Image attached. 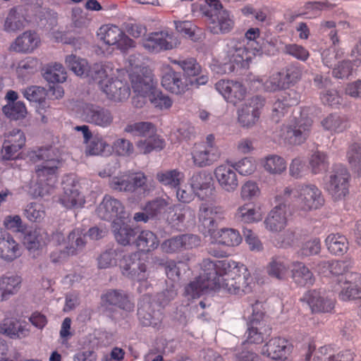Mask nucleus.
<instances>
[{
  "label": "nucleus",
  "instance_id": "nucleus-1",
  "mask_svg": "<svg viewBox=\"0 0 361 361\" xmlns=\"http://www.w3.org/2000/svg\"><path fill=\"white\" fill-rule=\"evenodd\" d=\"M201 273L185 288V294L191 298H199L204 291L224 290L237 294L252 280L247 267L231 259L212 261L204 259Z\"/></svg>",
  "mask_w": 361,
  "mask_h": 361
},
{
  "label": "nucleus",
  "instance_id": "nucleus-2",
  "mask_svg": "<svg viewBox=\"0 0 361 361\" xmlns=\"http://www.w3.org/2000/svg\"><path fill=\"white\" fill-rule=\"evenodd\" d=\"M28 157L32 162L43 161L35 169L37 180L33 195L35 197H44L51 193L57 183L58 169L61 164L54 149L52 147L39 148L30 152Z\"/></svg>",
  "mask_w": 361,
  "mask_h": 361
},
{
  "label": "nucleus",
  "instance_id": "nucleus-3",
  "mask_svg": "<svg viewBox=\"0 0 361 361\" xmlns=\"http://www.w3.org/2000/svg\"><path fill=\"white\" fill-rule=\"evenodd\" d=\"M323 268L329 269L330 274L338 276V298L343 301H361V274L349 272L350 262L345 260L324 261Z\"/></svg>",
  "mask_w": 361,
  "mask_h": 361
},
{
  "label": "nucleus",
  "instance_id": "nucleus-4",
  "mask_svg": "<svg viewBox=\"0 0 361 361\" xmlns=\"http://www.w3.org/2000/svg\"><path fill=\"white\" fill-rule=\"evenodd\" d=\"M276 200L293 202L300 212H307L320 209L325 202L321 190L314 184L302 183L286 187L276 195Z\"/></svg>",
  "mask_w": 361,
  "mask_h": 361
},
{
  "label": "nucleus",
  "instance_id": "nucleus-5",
  "mask_svg": "<svg viewBox=\"0 0 361 361\" xmlns=\"http://www.w3.org/2000/svg\"><path fill=\"white\" fill-rule=\"evenodd\" d=\"M200 11L205 18L208 30L214 35L230 33L235 27L234 16L219 0H204Z\"/></svg>",
  "mask_w": 361,
  "mask_h": 361
},
{
  "label": "nucleus",
  "instance_id": "nucleus-6",
  "mask_svg": "<svg viewBox=\"0 0 361 361\" xmlns=\"http://www.w3.org/2000/svg\"><path fill=\"white\" fill-rule=\"evenodd\" d=\"M124 132L133 137H145L138 140L136 147L140 154H149L153 150H161L165 146L164 139L157 134V127L147 121L130 123L126 125Z\"/></svg>",
  "mask_w": 361,
  "mask_h": 361
},
{
  "label": "nucleus",
  "instance_id": "nucleus-7",
  "mask_svg": "<svg viewBox=\"0 0 361 361\" xmlns=\"http://www.w3.org/2000/svg\"><path fill=\"white\" fill-rule=\"evenodd\" d=\"M312 120L303 116L300 113L299 117H293L287 124L283 125L280 137L284 143L290 145H300L303 144L309 137L312 126Z\"/></svg>",
  "mask_w": 361,
  "mask_h": 361
},
{
  "label": "nucleus",
  "instance_id": "nucleus-8",
  "mask_svg": "<svg viewBox=\"0 0 361 361\" xmlns=\"http://www.w3.org/2000/svg\"><path fill=\"white\" fill-rule=\"evenodd\" d=\"M97 35L100 41L106 45L114 47L122 53L127 52L136 46L135 42L130 38L117 25L106 24L97 30Z\"/></svg>",
  "mask_w": 361,
  "mask_h": 361
},
{
  "label": "nucleus",
  "instance_id": "nucleus-9",
  "mask_svg": "<svg viewBox=\"0 0 361 361\" xmlns=\"http://www.w3.org/2000/svg\"><path fill=\"white\" fill-rule=\"evenodd\" d=\"M180 44V42L176 33L168 30L150 32L142 39L143 47L148 52L153 54L174 49Z\"/></svg>",
  "mask_w": 361,
  "mask_h": 361
},
{
  "label": "nucleus",
  "instance_id": "nucleus-10",
  "mask_svg": "<svg viewBox=\"0 0 361 361\" xmlns=\"http://www.w3.org/2000/svg\"><path fill=\"white\" fill-rule=\"evenodd\" d=\"M350 175L343 164H336L329 175L325 188L334 200L343 199L349 192Z\"/></svg>",
  "mask_w": 361,
  "mask_h": 361
},
{
  "label": "nucleus",
  "instance_id": "nucleus-11",
  "mask_svg": "<svg viewBox=\"0 0 361 361\" xmlns=\"http://www.w3.org/2000/svg\"><path fill=\"white\" fill-rule=\"evenodd\" d=\"M225 211L221 206L202 203L198 211V227L204 235H211L217 226L218 221L224 219Z\"/></svg>",
  "mask_w": 361,
  "mask_h": 361
},
{
  "label": "nucleus",
  "instance_id": "nucleus-12",
  "mask_svg": "<svg viewBox=\"0 0 361 361\" xmlns=\"http://www.w3.org/2000/svg\"><path fill=\"white\" fill-rule=\"evenodd\" d=\"M265 104L263 98L256 96L250 98L237 111L238 122L243 128H250L259 121Z\"/></svg>",
  "mask_w": 361,
  "mask_h": 361
},
{
  "label": "nucleus",
  "instance_id": "nucleus-13",
  "mask_svg": "<svg viewBox=\"0 0 361 361\" xmlns=\"http://www.w3.org/2000/svg\"><path fill=\"white\" fill-rule=\"evenodd\" d=\"M101 307L106 311L113 312L118 308L126 312H132L135 303L129 295L121 289H109L101 295Z\"/></svg>",
  "mask_w": 361,
  "mask_h": 361
},
{
  "label": "nucleus",
  "instance_id": "nucleus-14",
  "mask_svg": "<svg viewBox=\"0 0 361 361\" xmlns=\"http://www.w3.org/2000/svg\"><path fill=\"white\" fill-rule=\"evenodd\" d=\"M26 137L19 129H13L4 135L1 158L4 161L16 160L20 158L21 149L25 147Z\"/></svg>",
  "mask_w": 361,
  "mask_h": 361
},
{
  "label": "nucleus",
  "instance_id": "nucleus-15",
  "mask_svg": "<svg viewBox=\"0 0 361 361\" xmlns=\"http://www.w3.org/2000/svg\"><path fill=\"white\" fill-rule=\"evenodd\" d=\"M300 78V71L294 66L287 67L281 71L273 73L264 82L267 91L274 92L289 88Z\"/></svg>",
  "mask_w": 361,
  "mask_h": 361
},
{
  "label": "nucleus",
  "instance_id": "nucleus-16",
  "mask_svg": "<svg viewBox=\"0 0 361 361\" xmlns=\"http://www.w3.org/2000/svg\"><path fill=\"white\" fill-rule=\"evenodd\" d=\"M147 180V176L142 172L133 174L123 173L112 177L109 181V186L114 190L133 192L137 188L145 189Z\"/></svg>",
  "mask_w": 361,
  "mask_h": 361
},
{
  "label": "nucleus",
  "instance_id": "nucleus-17",
  "mask_svg": "<svg viewBox=\"0 0 361 361\" xmlns=\"http://www.w3.org/2000/svg\"><path fill=\"white\" fill-rule=\"evenodd\" d=\"M123 275L137 282H146L149 274L147 265L139 261V254L133 252L123 255L120 261Z\"/></svg>",
  "mask_w": 361,
  "mask_h": 361
},
{
  "label": "nucleus",
  "instance_id": "nucleus-18",
  "mask_svg": "<svg viewBox=\"0 0 361 361\" xmlns=\"http://www.w3.org/2000/svg\"><path fill=\"white\" fill-rule=\"evenodd\" d=\"M81 116L86 122L102 128L111 125L114 116L111 111L94 104L85 103L81 108Z\"/></svg>",
  "mask_w": 361,
  "mask_h": 361
},
{
  "label": "nucleus",
  "instance_id": "nucleus-19",
  "mask_svg": "<svg viewBox=\"0 0 361 361\" xmlns=\"http://www.w3.org/2000/svg\"><path fill=\"white\" fill-rule=\"evenodd\" d=\"M98 216L106 221H119L128 217L123 203L110 195H105L97 209Z\"/></svg>",
  "mask_w": 361,
  "mask_h": 361
},
{
  "label": "nucleus",
  "instance_id": "nucleus-20",
  "mask_svg": "<svg viewBox=\"0 0 361 361\" xmlns=\"http://www.w3.org/2000/svg\"><path fill=\"white\" fill-rule=\"evenodd\" d=\"M215 89L227 102L233 105L244 100L247 94V89L245 85L242 82L233 80H220L215 84Z\"/></svg>",
  "mask_w": 361,
  "mask_h": 361
},
{
  "label": "nucleus",
  "instance_id": "nucleus-21",
  "mask_svg": "<svg viewBox=\"0 0 361 361\" xmlns=\"http://www.w3.org/2000/svg\"><path fill=\"white\" fill-rule=\"evenodd\" d=\"M293 345L287 338L275 336L269 339L261 350L262 355L274 360H284L291 353Z\"/></svg>",
  "mask_w": 361,
  "mask_h": 361
},
{
  "label": "nucleus",
  "instance_id": "nucleus-22",
  "mask_svg": "<svg viewBox=\"0 0 361 361\" xmlns=\"http://www.w3.org/2000/svg\"><path fill=\"white\" fill-rule=\"evenodd\" d=\"M219 147L207 145L195 144L191 152L192 164L197 168H205L214 164L221 158Z\"/></svg>",
  "mask_w": 361,
  "mask_h": 361
},
{
  "label": "nucleus",
  "instance_id": "nucleus-23",
  "mask_svg": "<svg viewBox=\"0 0 361 361\" xmlns=\"http://www.w3.org/2000/svg\"><path fill=\"white\" fill-rule=\"evenodd\" d=\"M310 306L312 313H330L335 307L336 300L324 292L313 289L307 291L301 298Z\"/></svg>",
  "mask_w": 361,
  "mask_h": 361
},
{
  "label": "nucleus",
  "instance_id": "nucleus-24",
  "mask_svg": "<svg viewBox=\"0 0 361 361\" xmlns=\"http://www.w3.org/2000/svg\"><path fill=\"white\" fill-rule=\"evenodd\" d=\"M86 245L85 230L80 228H74L68 235V245L65 251H60L59 255L52 252L50 258L53 262H59L66 255H77L81 252Z\"/></svg>",
  "mask_w": 361,
  "mask_h": 361
},
{
  "label": "nucleus",
  "instance_id": "nucleus-25",
  "mask_svg": "<svg viewBox=\"0 0 361 361\" xmlns=\"http://www.w3.org/2000/svg\"><path fill=\"white\" fill-rule=\"evenodd\" d=\"M189 183L194 194L201 200H209L215 192L212 178L205 171L194 173L189 180Z\"/></svg>",
  "mask_w": 361,
  "mask_h": 361
},
{
  "label": "nucleus",
  "instance_id": "nucleus-26",
  "mask_svg": "<svg viewBox=\"0 0 361 361\" xmlns=\"http://www.w3.org/2000/svg\"><path fill=\"white\" fill-rule=\"evenodd\" d=\"M200 243V238L194 234H183L172 237L161 244V249L166 253H173L182 250L192 249Z\"/></svg>",
  "mask_w": 361,
  "mask_h": 361
},
{
  "label": "nucleus",
  "instance_id": "nucleus-27",
  "mask_svg": "<svg viewBox=\"0 0 361 361\" xmlns=\"http://www.w3.org/2000/svg\"><path fill=\"white\" fill-rule=\"evenodd\" d=\"M192 82L185 75L173 70L165 73L161 78V85L167 91L175 94L185 93Z\"/></svg>",
  "mask_w": 361,
  "mask_h": 361
},
{
  "label": "nucleus",
  "instance_id": "nucleus-28",
  "mask_svg": "<svg viewBox=\"0 0 361 361\" xmlns=\"http://www.w3.org/2000/svg\"><path fill=\"white\" fill-rule=\"evenodd\" d=\"M214 177L220 188L228 192H234L238 187V178L232 165L222 164L215 168Z\"/></svg>",
  "mask_w": 361,
  "mask_h": 361
},
{
  "label": "nucleus",
  "instance_id": "nucleus-29",
  "mask_svg": "<svg viewBox=\"0 0 361 361\" xmlns=\"http://www.w3.org/2000/svg\"><path fill=\"white\" fill-rule=\"evenodd\" d=\"M63 193L59 198V202L67 209L81 208L85 203V199L82 195L73 180L66 179L63 181Z\"/></svg>",
  "mask_w": 361,
  "mask_h": 361
},
{
  "label": "nucleus",
  "instance_id": "nucleus-30",
  "mask_svg": "<svg viewBox=\"0 0 361 361\" xmlns=\"http://www.w3.org/2000/svg\"><path fill=\"white\" fill-rule=\"evenodd\" d=\"M298 93L295 91L283 92L273 104L271 119L275 123H279L288 113L290 107L298 104Z\"/></svg>",
  "mask_w": 361,
  "mask_h": 361
},
{
  "label": "nucleus",
  "instance_id": "nucleus-31",
  "mask_svg": "<svg viewBox=\"0 0 361 361\" xmlns=\"http://www.w3.org/2000/svg\"><path fill=\"white\" fill-rule=\"evenodd\" d=\"M41 43L39 35L32 30H27L20 35L10 46V50L18 53H32Z\"/></svg>",
  "mask_w": 361,
  "mask_h": 361
},
{
  "label": "nucleus",
  "instance_id": "nucleus-32",
  "mask_svg": "<svg viewBox=\"0 0 361 361\" xmlns=\"http://www.w3.org/2000/svg\"><path fill=\"white\" fill-rule=\"evenodd\" d=\"M22 254V248L11 234L0 228V257L6 261L11 262Z\"/></svg>",
  "mask_w": 361,
  "mask_h": 361
},
{
  "label": "nucleus",
  "instance_id": "nucleus-33",
  "mask_svg": "<svg viewBox=\"0 0 361 361\" xmlns=\"http://www.w3.org/2000/svg\"><path fill=\"white\" fill-rule=\"evenodd\" d=\"M107 97L115 102H121L128 99L130 94L129 87L121 80L111 77L100 87Z\"/></svg>",
  "mask_w": 361,
  "mask_h": 361
},
{
  "label": "nucleus",
  "instance_id": "nucleus-34",
  "mask_svg": "<svg viewBox=\"0 0 361 361\" xmlns=\"http://www.w3.org/2000/svg\"><path fill=\"white\" fill-rule=\"evenodd\" d=\"M278 205L271 210L264 221L266 228L272 232L281 231L287 224L286 207L285 201H277Z\"/></svg>",
  "mask_w": 361,
  "mask_h": 361
},
{
  "label": "nucleus",
  "instance_id": "nucleus-35",
  "mask_svg": "<svg viewBox=\"0 0 361 361\" xmlns=\"http://www.w3.org/2000/svg\"><path fill=\"white\" fill-rule=\"evenodd\" d=\"M258 55L257 49L247 45H240L237 47L231 57V62L233 63L229 66V71L233 72L235 68H247L251 60Z\"/></svg>",
  "mask_w": 361,
  "mask_h": 361
},
{
  "label": "nucleus",
  "instance_id": "nucleus-36",
  "mask_svg": "<svg viewBox=\"0 0 361 361\" xmlns=\"http://www.w3.org/2000/svg\"><path fill=\"white\" fill-rule=\"evenodd\" d=\"M290 278L300 287H309L315 282L312 271L303 262H293L290 266Z\"/></svg>",
  "mask_w": 361,
  "mask_h": 361
},
{
  "label": "nucleus",
  "instance_id": "nucleus-37",
  "mask_svg": "<svg viewBox=\"0 0 361 361\" xmlns=\"http://www.w3.org/2000/svg\"><path fill=\"white\" fill-rule=\"evenodd\" d=\"M25 9L18 6L10 9L4 22V29L8 32H15L23 30L27 25Z\"/></svg>",
  "mask_w": 361,
  "mask_h": 361
},
{
  "label": "nucleus",
  "instance_id": "nucleus-38",
  "mask_svg": "<svg viewBox=\"0 0 361 361\" xmlns=\"http://www.w3.org/2000/svg\"><path fill=\"white\" fill-rule=\"evenodd\" d=\"M321 125L324 130L331 135L341 133L350 127L349 119L337 113L327 115L322 120Z\"/></svg>",
  "mask_w": 361,
  "mask_h": 361
},
{
  "label": "nucleus",
  "instance_id": "nucleus-39",
  "mask_svg": "<svg viewBox=\"0 0 361 361\" xmlns=\"http://www.w3.org/2000/svg\"><path fill=\"white\" fill-rule=\"evenodd\" d=\"M333 348L331 345L320 347L312 361H353L354 353L350 350H343L336 354H332Z\"/></svg>",
  "mask_w": 361,
  "mask_h": 361
},
{
  "label": "nucleus",
  "instance_id": "nucleus-40",
  "mask_svg": "<svg viewBox=\"0 0 361 361\" xmlns=\"http://www.w3.org/2000/svg\"><path fill=\"white\" fill-rule=\"evenodd\" d=\"M130 81L132 88L136 94V97L133 98V103H136V99L140 98L144 103L145 97H149V94L155 90L152 87L151 79L148 77L132 74L130 75Z\"/></svg>",
  "mask_w": 361,
  "mask_h": 361
},
{
  "label": "nucleus",
  "instance_id": "nucleus-41",
  "mask_svg": "<svg viewBox=\"0 0 361 361\" xmlns=\"http://www.w3.org/2000/svg\"><path fill=\"white\" fill-rule=\"evenodd\" d=\"M170 210L167 215V220L173 226H179L185 221L193 220L194 210L189 206L176 204L169 207Z\"/></svg>",
  "mask_w": 361,
  "mask_h": 361
},
{
  "label": "nucleus",
  "instance_id": "nucleus-42",
  "mask_svg": "<svg viewBox=\"0 0 361 361\" xmlns=\"http://www.w3.org/2000/svg\"><path fill=\"white\" fill-rule=\"evenodd\" d=\"M21 282V278L17 275L0 277V302L16 295L20 288Z\"/></svg>",
  "mask_w": 361,
  "mask_h": 361
},
{
  "label": "nucleus",
  "instance_id": "nucleus-43",
  "mask_svg": "<svg viewBox=\"0 0 361 361\" xmlns=\"http://www.w3.org/2000/svg\"><path fill=\"white\" fill-rule=\"evenodd\" d=\"M112 231L116 241L123 245H127L135 239L136 232L130 225L123 220L112 222Z\"/></svg>",
  "mask_w": 361,
  "mask_h": 361
},
{
  "label": "nucleus",
  "instance_id": "nucleus-44",
  "mask_svg": "<svg viewBox=\"0 0 361 361\" xmlns=\"http://www.w3.org/2000/svg\"><path fill=\"white\" fill-rule=\"evenodd\" d=\"M325 244L331 254L338 256L343 255L349 248L347 238L338 233L328 235L325 239Z\"/></svg>",
  "mask_w": 361,
  "mask_h": 361
},
{
  "label": "nucleus",
  "instance_id": "nucleus-45",
  "mask_svg": "<svg viewBox=\"0 0 361 361\" xmlns=\"http://www.w3.org/2000/svg\"><path fill=\"white\" fill-rule=\"evenodd\" d=\"M235 218L245 224H252L260 221L263 216L260 210L257 209L253 204L247 202L237 209Z\"/></svg>",
  "mask_w": 361,
  "mask_h": 361
},
{
  "label": "nucleus",
  "instance_id": "nucleus-46",
  "mask_svg": "<svg viewBox=\"0 0 361 361\" xmlns=\"http://www.w3.org/2000/svg\"><path fill=\"white\" fill-rule=\"evenodd\" d=\"M113 75V69L108 64L96 63L90 66L85 77L91 78L98 82L99 87Z\"/></svg>",
  "mask_w": 361,
  "mask_h": 361
},
{
  "label": "nucleus",
  "instance_id": "nucleus-47",
  "mask_svg": "<svg viewBox=\"0 0 361 361\" xmlns=\"http://www.w3.org/2000/svg\"><path fill=\"white\" fill-rule=\"evenodd\" d=\"M136 247L142 252H149L157 249L159 240L157 235L151 231H142L135 240Z\"/></svg>",
  "mask_w": 361,
  "mask_h": 361
},
{
  "label": "nucleus",
  "instance_id": "nucleus-48",
  "mask_svg": "<svg viewBox=\"0 0 361 361\" xmlns=\"http://www.w3.org/2000/svg\"><path fill=\"white\" fill-rule=\"evenodd\" d=\"M290 267L286 264L281 257H273L266 267L267 274L278 280H285L287 277Z\"/></svg>",
  "mask_w": 361,
  "mask_h": 361
},
{
  "label": "nucleus",
  "instance_id": "nucleus-49",
  "mask_svg": "<svg viewBox=\"0 0 361 361\" xmlns=\"http://www.w3.org/2000/svg\"><path fill=\"white\" fill-rule=\"evenodd\" d=\"M264 313L262 311L255 310V307H252V314L250 318V326L248 327L247 334L246 342L248 343H262L264 341V335L258 331L257 327L254 325L257 324L263 319Z\"/></svg>",
  "mask_w": 361,
  "mask_h": 361
},
{
  "label": "nucleus",
  "instance_id": "nucleus-50",
  "mask_svg": "<svg viewBox=\"0 0 361 361\" xmlns=\"http://www.w3.org/2000/svg\"><path fill=\"white\" fill-rule=\"evenodd\" d=\"M39 62L36 58L26 57L20 61L16 68V73L19 79L28 80L37 72Z\"/></svg>",
  "mask_w": 361,
  "mask_h": 361
},
{
  "label": "nucleus",
  "instance_id": "nucleus-51",
  "mask_svg": "<svg viewBox=\"0 0 361 361\" xmlns=\"http://www.w3.org/2000/svg\"><path fill=\"white\" fill-rule=\"evenodd\" d=\"M158 181L171 188H177L184 179V174L178 169L160 171L157 173Z\"/></svg>",
  "mask_w": 361,
  "mask_h": 361
},
{
  "label": "nucleus",
  "instance_id": "nucleus-52",
  "mask_svg": "<svg viewBox=\"0 0 361 361\" xmlns=\"http://www.w3.org/2000/svg\"><path fill=\"white\" fill-rule=\"evenodd\" d=\"M309 165L314 174L326 171L329 166L327 154L319 150L314 152L309 159Z\"/></svg>",
  "mask_w": 361,
  "mask_h": 361
},
{
  "label": "nucleus",
  "instance_id": "nucleus-53",
  "mask_svg": "<svg viewBox=\"0 0 361 361\" xmlns=\"http://www.w3.org/2000/svg\"><path fill=\"white\" fill-rule=\"evenodd\" d=\"M44 78L49 82L60 83L66 80V72L61 63L48 64L44 69Z\"/></svg>",
  "mask_w": 361,
  "mask_h": 361
},
{
  "label": "nucleus",
  "instance_id": "nucleus-54",
  "mask_svg": "<svg viewBox=\"0 0 361 361\" xmlns=\"http://www.w3.org/2000/svg\"><path fill=\"white\" fill-rule=\"evenodd\" d=\"M347 160L351 170L357 173V176H361V144L353 143L348 149L346 153Z\"/></svg>",
  "mask_w": 361,
  "mask_h": 361
},
{
  "label": "nucleus",
  "instance_id": "nucleus-55",
  "mask_svg": "<svg viewBox=\"0 0 361 361\" xmlns=\"http://www.w3.org/2000/svg\"><path fill=\"white\" fill-rule=\"evenodd\" d=\"M216 240L221 245L234 247L241 243L242 238L239 232L233 228H221L218 231Z\"/></svg>",
  "mask_w": 361,
  "mask_h": 361
},
{
  "label": "nucleus",
  "instance_id": "nucleus-56",
  "mask_svg": "<svg viewBox=\"0 0 361 361\" xmlns=\"http://www.w3.org/2000/svg\"><path fill=\"white\" fill-rule=\"evenodd\" d=\"M171 63L178 65L184 72V75L188 76H196L201 71L200 64L194 58H180L178 59L169 58Z\"/></svg>",
  "mask_w": 361,
  "mask_h": 361
},
{
  "label": "nucleus",
  "instance_id": "nucleus-57",
  "mask_svg": "<svg viewBox=\"0 0 361 361\" xmlns=\"http://www.w3.org/2000/svg\"><path fill=\"white\" fill-rule=\"evenodd\" d=\"M263 165L264 169L272 174H281L286 171L287 167L285 159L276 154L266 157Z\"/></svg>",
  "mask_w": 361,
  "mask_h": 361
},
{
  "label": "nucleus",
  "instance_id": "nucleus-58",
  "mask_svg": "<svg viewBox=\"0 0 361 361\" xmlns=\"http://www.w3.org/2000/svg\"><path fill=\"white\" fill-rule=\"evenodd\" d=\"M2 111L5 116L11 120H20L25 117L27 109L23 102L8 103L2 108Z\"/></svg>",
  "mask_w": 361,
  "mask_h": 361
},
{
  "label": "nucleus",
  "instance_id": "nucleus-59",
  "mask_svg": "<svg viewBox=\"0 0 361 361\" xmlns=\"http://www.w3.org/2000/svg\"><path fill=\"white\" fill-rule=\"evenodd\" d=\"M65 62L68 68L75 75L82 77H85L90 66L86 59L73 54L67 56Z\"/></svg>",
  "mask_w": 361,
  "mask_h": 361
},
{
  "label": "nucleus",
  "instance_id": "nucleus-60",
  "mask_svg": "<svg viewBox=\"0 0 361 361\" xmlns=\"http://www.w3.org/2000/svg\"><path fill=\"white\" fill-rule=\"evenodd\" d=\"M149 100L154 108L161 111L169 109L173 104L169 96L156 89L149 94Z\"/></svg>",
  "mask_w": 361,
  "mask_h": 361
},
{
  "label": "nucleus",
  "instance_id": "nucleus-61",
  "mask_svg": "<svg viewBox=\"0 0 361 361\" xmlns=\"http://www.w3.org/2000/svg\"><path fill=\"white\" fill-rule=\"evenodd\" d=\"M25 330L20 326H18L16 322L9 319H4L0 323V334L6 335L11 338H21L25 336Z\"/></svg>",
  "mask_w": 361,
  "mask_h": 361
},
{
  "label": "nucleus",
  "instance_id": "nucleus-62",
  "mask_svg": "<svg viewBox=\"0 0 361 361\" xmlns=\"http://www.w3.org/2000/svg\"><path fill=\"white\" fill-rule=\"evenodd\" d=\"M170 203L164 198H157L154 200L148 202L145 207L144 211L147 212L152 218L164 213L169 207Z\"/></svg>",
  "mask_w": 361,
  "mask_h": 361
},
{
  "label": "nucleus",
  "instance_id": "nucleus-63",
  "mask_svg": "<svg viewBox=\"0 0 361 361\" xmlns=\"http://www.w3.org/2000/svg\"><path fill=\"white\" fill-rule=\"evenodd\" d=\"M25 216L30 221L40 222L45 216V210L42 204L31 202L24 209Z\"/></svg>",
  "mask_w": 361,
  "mask_h": 361
},
{
  "label": "nucleus",
  "instance_id": "nucleus-64",
  "mask_svg": "<svg viewBox=\"0 0 361 361\" xmlns=\"http://www.w3.org/2000/svg\"><path fill=\"white\" fill-rule=\"evenodd\" d=\"M261 194L258 184L253 180L245 181L240 188V198L244 201H250L257 198Z\"/></svg>",
  "mask_w": 361,
  "mask_h": 361
}]
</instances>
